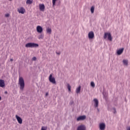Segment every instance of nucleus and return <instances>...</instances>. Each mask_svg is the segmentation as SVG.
<instances>
[{
    "instance_id": "obj_1",
    "label": "nucleus",
    "mask_w": 130,
    "mask_h": 130,
    "mask_svg": "<svg viewBox=\"0 0 130 130\" xmlns=\"http://www.w3.org/2000/svg\"><path fill=\"white\" fill-rule=\"evenodd\" d=\"M18 84L20 86V90H23L24 87H25V82L23 77H19Z\"/></svg>"
},
{
    "instance_id": "obj_2",
    "label": "nucleus",
    "mask_w": 130,
    "mask_h": 130,
    "mask_svg": "<svg viewBox=\"0 0 130 130\" xmlns=\"http://www.w3.org/2000/svg\"><path fill=\"white\" fill-rule=\"evenodd\" d=\"M38 46H39V45L34 43H28L27 44H25V47L27 48L29 47L33 48L34 47H38Z\"/></svg>"
},
{
    "instance_id": "obj_3",
    "label": "nucleus",
    "mask_w": 130,
    "mask_h": 130,
    "mask_svg": "<svg viewBox=\"0 0 130 130\" xmlns=\"http://www.w3.org/2000/svg\"><path fill=\"white\" fill-rule=\"evenodd\" d=\"M107 37L109 41H112V37H111V34L108 33V32H105L104 36V39H106Z\"/></svg>"
},
{
    "instance_id": "obj_4",
    "label": "nucleus",
    "mask_w": 130,
    "mask_h": 130,
    "mask_svg": "<svg viewBox=\"0 0 130 130\" xmlns=\"http://www.w3.org/2000/svg\"><path fill=\"white\" fill-rule=\"evenodd\" d=\"M49 80L50 83H52V84H56V81H55V78L54 77H52V74H50L49 77Z\"/></svg>"
},
{
    "instance_id": "obj_5",
    "label": "nucleus",
    "mask_w": 130,
    "mask_h": 130,
    "mask_svg": "<svg viewBox=\"0 0 130 130\" xmlns=\"http://www.w3.org/2000/svg\"><path fill=\"white\" fill-rule=\"evenodd\" d=\"M17 11L19 14H25L26 12V10H25V8L23 7H20V8H18L17 9Z\"/></svg>"
},
{
    "instance_id": "obj_6",
    "label": "nucleus",
    "mask_w": 130,
    "mask_h": 130,
    "mask_svg": "<svg viewBox=\"0 0 130 130\" xmlns=\"http://www.w3.org/2000/svg\"><path fill=\"white\" fill-rule=\"evenodd\" d=\"M15 118H16V119H17L18 123H19V124H22V123H23V120L22 119V118L18 116V115H16Z\"/></svg>"
},
{
    "instance_id": "obj_7",
    "label": "nucleus",
    "mask_w": 130,
    "mask_h": 130,
    "mask_svg": "<svg viewBox=\"0 0 130 130\" xmlns=\"http://www.w3.org/2000/svg\"><path fill=\"white\" fill-rule=\"evenodd\" d=\"M37 31L38 33H42L43 32V28L40 25H38L37 27Z\"/></svg>"
},
{
    "instance_id": "obj_8",
    "label": "nucleus",
    "mask_w": 130,
    "mask_h": 130,
    "mask_svg": "<svg viewBox=\"0 0 130 130\" xmlns=\"http://www.w3.org/2000/svg\"><path fill=\"white\" fill-rule=\"evenodd\" d=\"M106 127V125H105V123H100L99 128L100 130L105 129Z\"/></svg>"
},
{
    "instance_id": "obj_9",
    "label": "nucleus",
    "mask_w": 130,
    "mask_h": 130,
    "mask_svg": "<svg viewBox=\"0 0 130 130\" xmlns=\"http://www.w3.org/2000/svg\"><path fill=\"white\" fill-rule=\"evenodd\" d=\"M94 37V32L91 31L88 33L89 39H93Z\"/></svg>"
},
{
    "instance_id": "obj_10",
    "label": "nucleus",
    "mask_w": 130,
    "mask_h": 130,
    "mask_svg": "<svg viewBox=\"0 0 130 130\" xmlns=\"http://www.w3.org/2000/svg\"><path fill=\"white\" fill-rule=\"evenodd\" d=\"M85 119H86V116L83 115V116H80L78 117L77 118V121H80V120H85Z\"/></svg>"
},
{
    "instance_id": "obj_11",
    "label": "nucleus",
    "mask_w": 130,
    "mask_h": 130,
    "mask_svg": "<svg viewBox=\"0 0 130 130\" xmlns=\"http://www.w3.org/2000/svg\"><path fill=\"white\" fill-rule=\"evenodd\" d=\"M39 9L42 12H44V10H45V6L44 4H39Z\"/></svg>"
},
{
    "instance_id": "obj_12",
    "label": "nucleus",
    "mask_w": 130,
    "mask_h": 130,
    "mask_svg": "<svg viewBox=\"0 0 130 130\" xmlns=\"http://www.w3.org/2000/svg\"><path fill=\"white\" fill-rule=\"evenodd\" d=\"M77 130H86V126L84 125H80L77 127Z\"/></svg>"
},
{
    "instance_id": "obj_13",
    "label": "nucleus",
    "mask_w": 130,
    "mask_h": 130,
    "mask_svg": "<svg viewBox=\"0 0 130 130\" xmlns=\"http://www.w3.org/2000/svg\"><path fill=\"white\" fill-rule=\"evenodd\" d=\"M93 102L94 103V107H98L99 105V101H98V100L97 99H93Z\"/></svg>"
},
{
    "instance_id": "obj_14",
    "label": "nucleus",
    "mask_w": 130,
    "mask_h": 130,
    "mask_svg": "<svg viewBox=\"0 0 130 130\" xmlns=\"http://www.w3.org/2000/svg\"><path fill=\"white\" fill-rule=\"evenodd\" d=\"M123 50H124V48H123L119 49L117 51V54H118V55H120V54H121L122 52H123Z\"/></svg>"
},
{
    "instance_id": "obj_15",
    "label": "nucleus",
    "mask_w": 130,
    "mask_h": 130,
    "mask_svg": "<svg viewBox=\"0 0 130 130\" xmlns=\"http://www.w3.org/2000/svg\"><path fill=\"white\" fill-rule=\"evenodd\" d=\"M5 80L1 79L0 80V87L4 88L5 87Z\"/></svg>"
},
{
    "instance_id": "obj_16",
    "label": "nucleus",
    "mask_w": 130,
    "mask_h": 130,
    "mask_svg": "<svg viewBox=\"0 0 130 130\" xmlns=\"http://www.w3.org/2000/svg\"><path fill=\"white\" fill-rule=\"evenodd\" d=\"M123 66H125L126 67H127L128 66V60L127 59H123L122 61Z\"/></svg>"
},
{
    "instance_id": "obj_17",
    "label": "nucleus",
    "mask_w": 130,
    "mask_h": 130,
    "mask_svg": "<svg viewBox=\"0 0 130 130\" xmlns=\"http://www.w3.org/2000/svg\"><path fill=\"white\" fill-rule=\"evenodd\" d=\"M67 88H68L69 93H71L72 91V89H71L72 86H71V85H70V84H67Z\"/></svg>"
},
{
    "instance_id": "obj_18",
    "label": "nucleus",
    "mask_w": 130,
    "mask_h": 130,
    "mask_svg": "<svg viewBox=\"0 0 130 130\" xmlns=\"http://www.w3.org/2000/svg\"><path fill=\"white\" fill-rule=\"evenodd\" d=\"M80 92H81V86H79L76 89V93H77V94L80 93Z\"/></svg>"
},
{
    "instance_id": "obj_19",
    "label": "nucleus",
    "mask_w": 130,
    "mask_h": 130,
    "mask_svg": "<svg viewBox=\"0 0 130 130\" xmlns=\"http://www.w3.org/2000/svg\"><path fill=\"white\" fill-rule=\"evenodd\" d=\"M33 0H27L26 2V5H31V4H32Z\"/></svg>"
},
{
    "instance_id": "obj_20",
    "label": "nucleus",
    "mask_w": 130,
    "mask_h": 130,
    "mask_svg": "<svg viewBox=\"0 0 130 130\" xmlns=\"http://www.w3.org/2000/svg\"><path fill=\"white\" fill-rule=\"evenodd\" d=\"M51 28H48L46 29V32L48 34H51Z\"/></svg>"
},
{
    "instance_id": "obj_21",
    "label": "nucleus",
    "mask_w": 130,
    "mask_h": 130,
    "mask_svg": "<svg viewBox=\"0 0 130 130\" xmlns=\"http://www.w3.org/2000/svg\"><path fill=\"white\" fill-rule=\"evenodd\" d=\"M94 10H95V8H94V6H92L90 9L91 14H94Z\"/></svg>"
},
{
    "instance_id": "obj_22",
    "label": "nucleus",
    "mask_w": 130,
    "mask_h": 130,
    "mask_svg": "<svg viewBox=\"0 0 130 130\" xmlns=\"http://www.w3.org/2000/svg\"><path fill=\"white\" fill-rule=\"evenodd\" d=\"M38 38L39 39H43V38H44V35L41 34L40 36H39Z\"/></svg>"
},
{
    "instance_id": "obj_23",
    "label": "nucleus",
    "mask_w": 130,
    "mask_h": 130,
    "mask_svg": "<svg viewBox=\"0 0 130 130\" xmlns=\"http://www.w3.org/2000/svg\"><path fill=\"white\" fill-rule=\"evenodd\" d=\"M90 86L91 87H92V88H95V83H94V82L92 81L90 83Z\"/></svg>"
},
{
    "instance_id": "obj_24",
    "label": "nucleus",
    "mask_w": 130,
    "mask_h": 130,
    "mask_svg": "<svg viewBox=\"0 0 130 130\" xmlns=\"http://www.w3.org/2000/svg\"><path fill=\"white\" fill-rule=\"evenodd\" d=\"M56 1L57 0H52L53 7L55 6V3L56 2Z\"/></svg>"
},
{
    "instance_id": "obj_25",
    "label": "nucleus",
    "mask_w": 130,
    "mask_h": 130,
    "mask_svg": "<svg viewBox=\"0 0 130 130\" xmlns=\"http://www.w3.org/2000/svg\"><path fill=\"white\" fill-rule=\"evenodd\" d=\"M47 129V127H45V126H42L41 130H46Z\"/></svg>"
},
{
    "instance_id": "obj_26",
    "label": "nucleus",
    "mask_w": 130,
    "mask_h": 130,
    "mask_svg": "<svg viewBox=\"0 0 130 130\" xmlns=\"http://www.w3.org/2000/svg\"><path fill=\"white\" fill-rule=\"evenodd\" d=\"M5 17L6 18H9V17H10V14L9 13L5 14Z\"/></svg>"
},
{
    "instance_id": "obj_27",
    "label": "nucleus",
    "mask_w": 130,
    "mask_h": 130,
    "mask_svg": "<svg viewBox=\"0 0 130 130\" xmlns=\"http://www.w3.org/2000/svg\"><path fill=\"white\" fill-rule=\"evenodd\" d=\"M113 113H116V109L115 108H113Z\"/></svg>"
},
{
    "instance_id": "obj_28",
    "label": "nucleus",
    "mask_w": 130,
    "mask_h": 130,
    "mask_svg": "<svg viewBox=\"0 0 130 130\" xmlns=\"http://www.w3.org/2000/svg\"><path fill=\"white\" fill-rule=\"evenodd\" d=\"M36 59H37V58H36V57H34L32 58V60H36Z\"/></svg>"
},
{
    "instance_id": "obj_29",
    "label": "nucleus",
    "mask_w": 130,
    "mask_h": 130,
    "mask_svg": "<svg viewBox=\"0 0 130 130\" xmlns=\"http://www.w3.org/2000/svg\"><path fill=\"white\" fill-rule=\"evenodd\" d=\"M70 104H71V105H73V104H74V102L73 101L71 102L70 103Z\"/></svg>"
},
{
    "instance_id": "obj_30",
    "label": "nucleus",
    "mask_w": 130,
    "mask_h": 130,
    "mask_svg": "<svg viewBox=\"0 0 130 130\" xmlns=\"http://www.w3.org/2000/svg\"><path fill=\"white\" fill-rule=\"evenodd\" d=\"M126 130H130V126L127 127Z\"/></svg>"
},
{
    "instance_id": "obj_31",
    "label": "nucleus",
    "mask_w": 130,
    "mask_h": 130,
    "mask_svg": "<svg viewBox=\"0 0 130 130\" xmlns=\"http://www.w3.org/2000/svg\"><path fill=\"white\" fill-rule=\"evenodd\" d=\"M13 59H10V61H13Z\"/></svg>"
},
{
    "instance_id": "obj_32",
    "label": "nucleus",
    "mask_w": 130,
    "mask_h": 130,
    "mask_svg": "<svg viewBox=\"0 0 130 130\" xmlns=\"http://www.w3.org/2000/svg\"><path fill=\"white\" fill-rule=\"evenodd\" d=\"M48 95V93H46V96H47Z\"/></svg>"
},
{
    "instance_id": "obj_33",
    "label": "nucleus",
    "mask_w": 130,
    "mask_h": 130,
    "mask_svg": "<svg viewBox=\"0 0 130 130\" xmlns=\"http://www.w3.org/2000/svg\"><path fill=\"white\" fill-rule=\"evenodd\" d=\"M2 100V96H0V101Z\"/></svg>"
},
{
    "instance_id": "obj_34",
    "label": "nucleus",
    "mask_w": 130,
    "mask_h": 130,
    "mask_svg": "<svg viewBox=\"0 0 130 130\" xmlns=\"http://www.w3.org/2000/svg\"><path fill=\"white\" fill-rule=\"evenodd\" d=\"M5 93L7 94V91H6V92H5Z\"/></svg>"
},
{
    "instance_id": "obj_35",
    "label": "nucleus",
    "mask_w": 130,
    "mask_h": 130,
    "mask_svg": "<svg viewBox=\"0 0 130 130\" xmlns=\"http://www.w3.org/2000/svg\"><path fill=\"white\" fill-rule=\"evenodd\" d=\"M57 54H60V53H57Z\"/></svg>"
},
{
    "instance_id": "obj_36",
    "label": "nucleus",
    "mask_w": 130,
    "mask_h": 130,
    "mask_svg": "<svg viewBox=\"0 0 130 130\" xmlns=\"http://www.w3.org/2000/svg\"><path fill=\"white\" fill-rule=\"evenodd\" d=\"M9 1H12V0H9Z\"/></svg>"
}]
</instances>
